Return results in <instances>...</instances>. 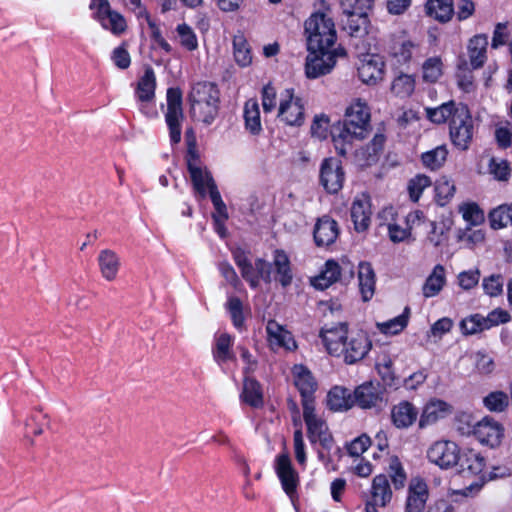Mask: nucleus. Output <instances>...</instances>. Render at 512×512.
<instances>
[{"label": "nucleus", "mask_w": 512, "mask_h": 512, "mask_svg": "<svg viewBox=\"0 0 512 512\" xmlns=\"http://www.w3.org/2000/svg\"><path fill=\"white\" fill-rule=\"evenodd\" d=\"M345 171L342 161L335 157L324 158L320 165L319 182L329 194H337L344 185Z\"/></svg>", "instance_id": "nucleus-15"}, {"label": "nucleus", "mask_w": 512, "mask_h": 512, "mask_svg": "<svg viewBox=\"0 0 512 512\" xmlns=\"http://www.w3.org/2000/svg\"><path fill=\"white\" fill-rule=\"evenodd\" d=\"M419 417L418 408L408 400H401L394 404L390 411L392 425L400 430L413 426Z\"/></svg>", "instance_id": "nucleus-23"}, {"label": "nucleus", "mask_w": 512, "mask_h": 512, "mask_svg": "<svg viewBox=\"0 0 512 512\" xmlns=\"http://www.w3.org/2000/svg\"><path fill=\"white\" fill-rule=\"evenodd\" d=\"M274 469L283 491L291 502L294 503L298 500L300 476L294 468L290 455L286 450L275 457Z\"/></svg>", "instance_id": "nucleus-10"}, {"label": "nucleus", "mask_w": 512, "mask_h": 512, "mask_svg": "<svg viewBox=\"0 0 512 512\" xmlns=\"http://www.w3.org/2000/svg\"><path fill=\"white\" fill-rule=\"evenodd\" d=\"M185 160L194 190L201 196V198H205V183L207 171L203 172L202 168L199 166L200 156L197 150V146L187 147Z\"/></svg>", "instance_id": "nucleus-28"}, {"label": "nucleus", "mask_w": 512, "mask_h": 512, "mask_svg": "<svg viewBox=\"0 0 512 512\" xmlns=\"http://www.w3.org/2000/svg\"><path fill=\"white\" fill-rule=\"evenodd\" d=\"M359 79L367 85H376L383 80L385 62L377 54L367 55L357 68Z\"/></svg>", "instance_id": "nucleus-21"}, {"label": "nucleus", "mask_w": 512, "mask_h": 512, "mask_svg": "<svg viewBox=\"0 0 512 512\" xmlns=\"http://www.w3.org/2000/svg\"><path fill=\"white\" fill-rule=\"evenodd\" d=\"M503 277L501 275H490L483 279L482 286L486 294L491 297L498 296L503 291Z\"/></svg>", "instance_id": "nucleus-60"}, {"label": "nucleus", "mask_w": 512, "mask_h": 512, "mask_svg": "<svg viewBox=\"0 0 512 512\" xmlns=\"http://www.w3.org/2000/svg\"><path fill=\"white\" fill-rule=\"evenodd\" d=\"M348 335V325L340 323L329 329L322 328L319 337L322 343L331 356L341 357L343 353V344Z\"/></svg>", "instance_id": "nucleus-24"}, {"label": "nucleus", "mask_w": 512, "mask_h": 512, "mask_svg": "<svg viewBox=\"0 0 512 512\" xmlns=\"http://www.w3.org/2000/svg\"><path fill=\"white\" fill-rule=\"evenodd\" d=\"M488 38L485 34L473 36L468 44V54L470 65L473 69L483 67L487 59Z\"/></svg>", "instance_id": "nucleus-37"}, {"label": "nucleus", "mask_w": 512, "mask_h": 512, "mask_svg": "<svg viewBox=\"0 0 512 512\" xmlns=\"http://www.w3.org/2000/svg\"><path fill=\"white\" fill-rule=\"evenodd\" d=\"M480 280L479 270H468L463 271L458 275L459 286L464 290H470L474 288Z\"/></svg>", "instance_id": "nucleus-64"}, {"label": "nucleus", "mask_w": 512, "mask_h": 512, "mask_svg": "<svg viewBox=\"0 0 512 512\" xmlns=\"http://www.w3.org/2000/svg\"><path fill=\"white\" fill-rule=\"evenodd\" d=\"M425 116L436 125L448 124L449 139L456 149L467 151L470 148L475 126L467 104L449 100L437 107H426Z\"/></svg>", "instance_id": "nucleus-2"}, {"label": "nucleus", "mask_w": 512, "mask_h": 512, "mask_svg": "<svg viewBox=\"0 0 512 512\" xmlns=\"http://www.w3.org/2000/svg\"><path fill=\"white\" fill-rule=\"evenodd\" d=\"M233 54L236 63L240 67H247L252 63L251 48L243 34L233 37Z\"/></svg>", "instance_id": "nucleus-42"}, {"label": "nucleus", "mask_w": 512, "mask_h": 512, "mask_svg": "<svg viewBox=\"0 0 512 512\" xmlns=\"http://www.w3.org/2000/svg\"><path fill=\"white\" fill-rule=\"evenodd\" d=\"M391 92L400 98L412 95L415 89V78L412 75L400 72L391 83Z\"/></svg>", "instance_id": "nucleus-44"}, {"label": "nucleus", "mask_w": 512, "mask_h": 512, "mask_svg": "<svg viewBox=\"0 0 512 512\" xmlns=\"http://www.w3.org/2000/svg\"><path fill=\"white\" fill-rule=\"evenodd\" d=\"M245 130L252 136H259L262 131L259 104L256 99H248L243 108Z\"/></svg>", "instance_id": "nucleus-36"}, {"label": "nucleus", "mask_w": 512, "mask_h": 512, "mask_svg": "<svg viewBox=\"0 0 512 512\" xmlns=\"http://www.w3.org/2000/svg\"><path fill=\"white\" fill-rule=\"evenodd\" d=\"M346 272L348 276H344L345 280L350 281L354 277V266L346 256L341 258V264L334 259H328L321 273L312 280V285L315 289L325 290L341 280Z\"/></svg>", "instance_id": "nucleus-13"}, {"label": "nucleus", "mask_w": 512, "mask_h": 512, "mask_svg": "<svg viewBox=\"0 0 512 512\" xmlns=\"http://www.w3.org/2000/svg\"><path fill=\"white\" fill-rule=\"evenodd\" d=\"M435 201L439 206L447 205L453 198L456 188L446 176H441L435 182Z\"/></svg>", "instance_id": "nucleus-47"}, {"label": "nucleus", "mask_w": 512, "mask_h": 512, "mask_svg": "<svg viewBox=\"0 0 512 512\" xmlns=\"http://www.w3.org/2000/svg\"><path fill=\"white\" fill-rule=\"evenodd\" d=\"M271 264L275 272L274 280L283 288L290 286L293 281V271L288 254L283 249H275Z\"/></svg>", "instance_id": "nucleus-30"}, {"label": "nucleus", "mask_w": 512, "mask_h": 512, "mask_svg": "<svg viewBox=\"0 0 512 512\" xmlns=\"http://www.w3.org/2000/svg\"><path fill=\"white\" fill-rule=\"evenodd\" d=\"M492 229L498 230L512 225V204H502L492 209L488 215Z\"/></svg>", "instance_id": "nucleus-43"}, {"label": "nucleus", "mask_w": 512, "mask_h": 512, "mask_svg": "<svg viewBox=\"0 0 512 512\" xmlns=\"http://www.w3.org/2000/svg\"><path fill=\"white\" fill-rule=\"evenodd\" d=\"M393 493L388 476L385 474L376 475L372 480L371 497L372 505L385 507L390 503Z\"/></svg>", "instance_id": "nucleus-35"}, {"label": "nucleus", "mask_w": 512, "mask_h": 512, "mask_svg": "<svg viewBox=\"0 0 512 512\" xmlns=\"http://www.w3.org/2000/svg\"><path fill=\"white\" fill-rule=\"evenodd\" d=\"M98 265L104 279L107 281H113L116 279L120 267V261L114 251L110 249L100 251L98 255Z\"/></svg>", "instance_id": "nucleus-39"}, {"label": "nucleus", "mask_w": 512, "mask_h": 512, "mask_svg": "<svg viewBox=\"0 0 512 512\" xmlns=\"http://www.w3.org/2000/svg\"><path fill=\"white\" fill-rule=\"evenodd\" d=\"M358 285L362 300L372 299L376 287V274L370 262L361 261L358 265Z\"/></svg>", "instance_id": "nucleus-31"}, {"label": "nucleus", "mask_w": 512, "mask_h": 512, "mask_svg": "<svg viewBox=\"0 0 512 512\" xmlns=\"http://www.w3.org/2000/svg\"><path fill=\"white\" fill-rule=\"evenodd\" d=\"M351 220L356 232L361 233L368 230L371 223V199L367 193L356 197L351 206Z\"/></svg>", "instance_id": "nucleus-26"}, {"label": "nucleus", "mask_w": 512, "mask_h": 512, "mask_svg": "<svg viewBox=\"0 0 512 512\" xmlns=\"http://www.w3.org/2000/svg\"><path fill=\"white\" fill-rule=\"evenodd\" d=\"M187 102L193 121L211 125L219 115L220 90L214 82H196L188 93Z\"/></svg>", "instance_id": "nucleus-4"}, {"label": "nucleus", "mask_w": 512, "mask_h": 512, "mask_svg": "<svg viewBox=\"0 0 512 512\" xmlns=\"http://www.w3.org/2000/svg\"><path fill=\"white\" fill-rule=\"evenodd\" d=\"M207 190L209 192V196L211 199V202L214 207V212H212L211 217L218 218V219H228L229 214L226 207L225 202L223 201L221 194L218 190V187L211 175L210 172H206V183H205V192L207 193Z\"/></svg>", "instance_id": "nucleus-40"}, {"label": "nucleus", "mask_w": 512, "mask_h": 512, "mask_svg": "<svg viewBox=\"0 0 512 512\" xmlns=\"http://www.w3.org/2000/svg\"><path fill=\"white\" fill-rule=\"evenodd\" d=\"M147 22L151 30V39L166 53L172 52V46L162 36L159 26L150 19L148 12H146Z\"/></svg>", "instance_id": "nucleus-62"}, {"label": "nucleus", "mask_w": 512, "mask_h": 512, "mask_svg": "<svg viewBox=\"0 0 512 512\" xmlns=\"http://www.w3.org/2000/svg\"><path fill=\"white\" fill-rule=\"evenodd\" d=\"M250 367L243 369V385L239 395L240 401L254 409H261L264 406V391L262 384L250 374Z\"/></svg>", "instance_id": "nucleus-18"}, {"label": "nucleus", "mask_w": 512, "mask_h": 512, "mask_svg": "<svg viewBox=\"0 0 512 512\" xmlns=\"http://www.w3.org/2000/svg\"><path fill=\"white\" fill-rule=\"evenodd\" d=\"M354 397L349 389L342 386L332 387L327 394V407L329 410L347 411L354 406Z\"/></svg>", "instance_id": "nucleus-34"}, {"label": "nucleus", "mask_w": 512, "mask_h": 512, "mask_svg": "<svg viewBox=\"0 0 512 512\" xmlns=\"http://www.w3.org/2000/svg\"><path fill=\"white\" fill-rule=\"evenodd\" d=\"M483 403L489 411L503 412L509 406V398L503 391H493L484 397Z\"/></svg>", "instance_id": "nucleus-54"}, {"label": "nucleus", "mask_w": 512, "mask_h": 512, "mask_svg": "<svg viewBox=\"0 0 512 512\" xmlns=\"http://www.w3.org/2000/svg\"><path fill=\"white\" fill-rule=\"evenodd\" d=\"M293 384L297 388L302 408L316 405L315 393L318 389V382L307 366L296 364L292 368Z\"/></svg>", "instance_id": "nucleus-16"}, {"label": "nucleus", "mask_w": 512, "mask_h": 512, "mask_svg": "<svg viewBox=\"0 0 512 512\" xmlns=\"http://www.w3.org/2000/svg\"><path fill=\"white\" fill-rule=\"evenodd\" d=\"M384 391L379 382H364L357 386L353 392L354 404L362 409L380 406L383 402Z\"/></svg>", "instance_id": "nucleus-19"}, {"label": "nucleus", "mask_w": 512, "mask_h": 512, "mask_svg": "<svg viewBox=\"0 0 512 512\" xmlns=\"http://www.w3.org/2000/svg\"><path fill=\"white\" fill-rule=\"evenodd\" d=\"M374 0H340V6L345 13H368L373 7Z\"/></svg>", "instance_id": "nucleus-56"}, {"label": "nucleus", "mask_w": 512, "mask_h": 512, "mask_svg": "<svg viewBox=\"0 0 512 512\" xmlns=\"http://www.w3.org/2000/svg\"><path fill=\"white\" fill-rule=\"evenodd\" d=\"M89 9L93 11L92 18L99 22L103 29L114 35H121L126 31L125 17L113 10L108 0H91Z\"/></svg>", "instance_id": "nucleus-11"}, {"label": "nucleus", "mask_w": 512, "mask_h": 512, "mask_svg": "<svg viewBox=\"0 0 512 512\" xmlns=\"http://www.w3.org/2000/svg\"><path fill=\"white\" fill-rule=\"evenodd\" d=\"M371 130L370 107L360 98L355 99L346 108L343 120L331 130L336 152L345 157L352 150L354 141L365 139Z\"/></svg>", "instance_id": "nucleus-3"}, {"label": "nucleus", "mask_w": 512, "mask_h": 512, "mask_svg": "<svg viewBox=\"0 0 512 512\" xmlns=\"http://www.w3.org/2000/svg\"><path fill=\"white\" fill-rule=\"evenodd\" d=\"M234 336L227 332L216 335L212 345V356L215 363L222 367L228 362H236L237 357L233 351Z\"/></svg>", "instance_id": "nucleus-29"}, {"label": "nucleus", "mask_w": 512, "mask_h": 512, "mask_svg": "<svg viewBox=\"0 0 512 512\" xmlns=\"http://www.w3.org/2000/svg\"><path fill=\"white\" fill-rule=\"evenodd\" d=\"M410 308H404L403 313L386 322L378 324L381 333L386 335H397L408 325Z\"/></svg>", "instance_id": "nucleus-48"}, {"label": "nucleus", "mask_w": 512, "mask_h": 512, "mask_svg": "<svg viewBox=\"0 0 512 512\" xmlns=\"http://www.w3.org/2000/svg\"><path fill=\"white\" fill-rule=\"evenodd\" d=\"M426 14L440 23L449 22L455 11L453 0H427L425 4Z\"/></svg>", "instance_id": "nucleus-38"}, {"label": "nucleus", "mask_w": 512, "mask_h": 512, "mask_svg": "<svg viewBox=\"0 0 512 512\" xmlns=\"http://www.w3.org/2000/svg\"><path fill=\"white\" fill-rule=\"evenodd\" d=\"M277 117L290 127H301L305 123V103L302 97L295 95L294 88L281 93Z\"/></svg>", "instance_id": "nucleus-9"}, {"label": "nucleus", "mask_w": 512, "mask_h": 512, "mask_svg": "<svg viewBox=\"0 0 512 512\" xmlns=\"http://www.w3.org/2000/svg\"><path fill=\"white\" fill-rule=\"evenodd\" d=\"M371 445V439L363 434L347 444V452L352 457H358L363 454Z\"/></svg>", "instance_id": "nucleus-61"}, {"label": "nucleus", "mask_w": 512, "mask_h": 512, "mask_svg": "<svg viewBox=\"0 0 512 512\" xmlns=\"http://www.w3.org/2000/svg\"><path fill=\"white\" fill-rule=\"evenodd\" d=\"M340 234L339 225L329 215L317 219L313 229V239L317 247H329L334 244Z\"/></svg>", "instance_id": "nucleus-20"}, {"label": "nucleus", "mask_w": 512, "mask_h": 512, "mask_svg": "<svg viewBox=\"0 0 512 512\" xmlns=\"http://www.w3.org/2000/svg\"><path fill=\"white\" fill-rule=\"evenodd\" d=\"M461 451L454 441L439 440L429 447L427 458L441 469H449L456 466Z\"/></svg>", "instance_id": "nucleus-17"}, {"label": "nucleus", "mask_w": 512, "mask_h": 512, "mask_svg": "<svg viewBox=\"0 0 512 512\" xmlns=\"http://www.w3.org/2000/svg\"><path fill=\"white\" fill-rule=\"evenodd\" d=\"M167 111L165 122L172 146L181 142L183 113V93L179 87H169L166 91Z\"/></svg>", "instance_id": "nucleus-8"}, {"label": "nucleus", "mask_w": 512, "mask_h": 512, "mask_svg": "<svg viewBox=\"0 0 512 512\" xmlns=\"http://www.w3.org/2000/svg\"><path fill=\"white\" fill-rule=\"evenodd\" d=\"M456 466L463 477L481 475L486 467V459L474 449L462 450Z\"/></svg>", "instance_id": "nucleus-27"}, {"label": "nucleus", "mask_w": 512, "mask_h": 512, "mask_svg": "<svg viewBox=\"0 0 512 512\" xmlns=\"http://www.w3.org/2000/svg\"><path fill=\"white\" fill-rule=\"evenodd\" d=\"M372 340L364 330L351 332L347 335L343 344V361L347 365H353L363 360L372 349Z\"/></svg>", "instance_id": "nucleus-14"}, {"label": "nucleus", "mask_w": 512, "mask_h": 512, "mask_svg": "<svg viewBox=\"0 0 512 512\" xmlns=\"http://www.w3.org/2000/svg\"><path fill=\"white\" fill-rule=\"evenodd\" d=\"M345 19H342V29L349 36L362 38L368 33L369 17L368 13H345Z\"/></svg>", "instance_id": "nucleus-32"}, {"label": "nucleus", "mask_w": 512, "mask_h": 512, "mask_svg": "<svg viewBox=\"0 0 512 512\" xmlns=\"http://www.w3.org/2000/svg\"><path fill=\"white\" fill-rule=\"evenodd\" d=\"M111 59L117 68L121 70L129 68L131 65V57L125 42L113 49Z\"/></svg>", "instance_id": "nucleus-58"}, {"label": "nucleus", "mask_w": 512, "mask_h": 512, "mask_svg": "<svg viewBox=\"0 0 512 512\" xmlns=\"http://www.w3.org/2000/svg\"><path fill=\"white\" fill-rule=\"evenodd\" d=\"M303 419L309 442L312 445L319 442L324 450L330 452L334 445V438L325 420L317 416L315 405L303 408Z\"/></svg>", "instance_id": "nucleus-12"}, {"label": "nucleus", "mask_w": 512, "mask_h": 512, "mask_svg": "<svg viewBox=\"0 0 512 512\" xmlns=\"http://www.w3.org/2000/svg\"><path fill=\"white\" fill-rule=\"evenodd\" d=\"M293 446L295 459L302 469L307 467V453L306 446L303 439V432L301 429H296L293 433Z\"/></svg>", "instance_id": "nucleus-55"}, {"label": "nucleus", "mask_w": 512, "mask_h": 512, "mask_svg": "<svg viewBox=\"0 0 512 512\" xmlns=\"http://www.w3.org/2000/svg\"><path fill=\"white\" fill-rule=\"evenodd\" d=\"M388 477H390L395 490H400L405 487L407 474L400 459L397 456H392L390 458Z\"/></svg>", "instance_id": "nucleus-50"}, {"label": "nucleus", "mask_w": 512, "mask_h": 512, "mask_svg": "<svg viewBox=\"0 0 512 512\" xmlns=\"http://www.w3.org/2000/svg\"><path fill=\"white\" fill-rule=\"evenodd\" d=\"M429 498L428 485L422 478H413L408 486L405 512H423Z\"/></svg>", "instance_id": "nucleus-22"}, {"label": "nucleus", "mask_w": 512, "mask_h": 512, "mask_svg": "<svg viewBox=\"0 0 512 512\" xmlns=\"http://www.w3.org/2000/svg\"><path fill=\"white\" fill-rule=\"evenodd\" d=\"M489 168L491 174L498 181H508L511 176V168L507 160L497 162L492 158L489 163Z\"/></svg>", "instance_id": "nucleus-59"}, {"label": "nucleus", "mask_w": 512, "mask_h": 512, "mask_svg": "<svg viewBox=\"0 0 512 512\" xmlns=\"http://www.w3.org/2000/svg\"><path fill=\"white\" fill-rule=\"evenodd\" d=\"M446 284L445 268L441 264H437L431 274L427 277L422 293L425 298L437 296Z\"/></svg>", "instance_id": "nucleus-41"}, {"label": "nucleus", "mask_w": 512, "mask_h": 512, "mask_svg": "<svg viewBox=\"0 0 512 512\" xmlns=\"http://www.w3.org/2000/svg\"><path fill=\"white\" fill-rule=\"evenodd\" d=\"M442 61L440 57H430L422 64V79L426 83H435L442 76Z\"/></svg>", "instance_id": "nucleus-51"}, {"label": "nucleus", "mask_w": 512, "mask_h": 512, "mask_svg": "<svg viewBox=\"0 0 512 512\" xmlns=\"http://www.w3.org/2000/svg\"><path fill=\"white\" fill-rule=\"evenodd\" d=\"M226 308L230 314V318L233 326L239 331L242 332L246 329L245 325V316L243 313V303L241 299L237 296H231L228 298L226 303Z\"/></svg>", "instance_id": "nucleus-49"}, {"label": "nucleus", "mask_w": 512, "mask_h": 512, "mask_svg": "<svg viewBox=\"0 0 512 512\" xmlns=\"http://www.w3.org/2000/svg\"><path fill=\"white\" fill-rule=\"evenodd\" d=\"M309 55L306 58L305 74L315 79L331 72L337 57H345L341 45L335 47L337 32L332 17L323 11H316L304 23Z\"/></svg>", "instance_id": "nucleus-1"}, {"label": "nucleus", "mask_w": 512, "mask_h": 512, "mask_svg": "<svg viewBox=\"0 0 512 512\" xmlns=\"http://www.w3.org/2000/svg\"><path fill=\"white\" fill-rule=\"evenodd\" d=\"M448 150L446 145H440L436 148L426 151L421 155L422 164L432 170L440 169L446 162Z\"/></svg>", "instance_id": "nucleus-45"}, {"label": "nucleus", "mask_w": 512, "mask_h": 512, "mask_svg": "<svg viewBox=\"0 0 512 512\" xmlns=\"http://www.w3.org/2000/svg\"><path fill=\"white\" fill-rule=\"evenodd\" d=\"M471 416L463 413L458 417V421H466L467 427L459 426L463 433H472L482 444L490 447H496L501 443L504 436L503 426L490 417H484L476 423L470 422Z\"/></svg>", "instance_id": "nucleus-7"}, {"label": "nucleus", "mask_w": 512, "mask_h": 512, "mask_svg": "<svg viewBox=\"0 0 512 512\" xmlns=\"http://www.w3.org/2000/svg\"><path fill=\"white\" fill-rule=\"evenodd\" d=\"M460 330L463 335L470 336L489 330L486 316L480 313L471 314L460 321Z\"/></svg>", "instance_id": "nucleus-46"}, {"label": "nucleus", "mask_w": 512, "mask_h": 512, "mask_svg": "<svg viewBox=\"0 0 512 512\" xmlns=\"http://www.w3.org/2000/svg\"><path fill=\"white\" fill-rule=\"evenodd\" d=\"M463 218L474 226L482 224L485 220L483 210L475 202L466 203L463 206Z\"/></svg>", "instance_id": "nucleus-57"}, {"label": "nucleus", "mask_w": 512, "mask_h": 512, "mask_svg": "<svg viewBox=\"0 0 512 512\" xmlns=\"http://www.w3.org/2000/svg\"><path fill=\"white\" fill-rule=\"evenodd\" d=\"M156 75L153 68L148 65L140 77L135 88V96L139 102L149 103L155 98Z\"/></svg>", "instance_id": "nucleus-33"}, {"label": "nucleus", "mask_w": 512, "mask_h": 512, "mask_svg": "<svg viewBox=\"0 0 512 512\" xmlns=\"http://www.w3.org/2000/svg\"><path fill=\"white\" fill-rule=\"evenodd\" d=\"M431 184L430 177L425 174H417L415 177L411 178L407 185L410 200L414 203L418 202L425 188L429 187Z\"/></svg>", "instance_id": "nucleus-52"}, {"label": "nucleus", "mask_w": 512, "mask_h": 512, "mask_svg": "<svg viewBox=\"0 0 512 512\" xmlns=\"http://www.w3.org/2000/svg\"><path fill=\"white\" fill-rule=\"evenodd\" d=\"M452 412V406L444 400L431 398L422 408L418 426L420 429L433 425Z\"/></svg>", "instance_id": "nucleus-25"}, {"label": "nucleus", "mask_w": 512, "mask_h": 512, "mask_svg": "<svg viewBox=\"0 0 512 512\" xmlns=\"http://www.w3.org/2000/svg\"><path fill=\"white\" fill-rule=\"evenodd\" d=\"M232 258L239 268L242 278L248 283L249 287L256 289L263 281L270 284L272 281V264L264 258H256L254 265L249 255L250 251L237 246L231 249Z\"/></svg>", "instance_id": "nucleus-5"}, {"label": "nucleus", "mask_w": 512, "mask_h": 512, "mask_svg": "<svg viewBox=\"0 0 512 512\" xmlns=\"http://www.w3.org/2000/svg\"><path fill=\"white\" fill-rule=\"evenodd\" d=\"M176 32L180 45L187 51H194L198 48V39L193 29L185 22L178 24Z\"/></svg>", "instance_id": "nucleus-53"}, {"label": "nucleus", "mask_w": 512, "mask_h": 512, "mask_svg": "<svg viewBox=\"0 0 512 512\" xmlns=\"http://www.w3.org/2000/svg\"><path fill=\"white\" fill-rule=\"evenodd\" d=\"M276 96V89L271 84H267L262 88L261 99L262 107L265 113H270L275 109Z\"/></svg>", "instance_id": "nucleus-63"}, {"label": "nucleus", "mask_w": 512, "mask_h": 512, "mask_svg": "<svg viewBox=\"0 0 512 512\" xmlns=\"http://www.w3.org/2000/svg\"><path fill=\"white\" fill-rule=\"evenodd\" d=\"M420 49V42L413 39L406 30L390 34L384 46L391 64L397 68L408 67Z\"/></svg>", "instance_id": "nucleus-6"}]
</instances>
